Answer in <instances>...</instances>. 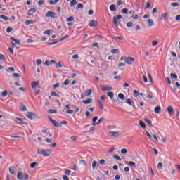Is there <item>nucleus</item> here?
I'll list each match as a JSON object with an SVG mask.
<instances>
[{"label": "nucleus", "instance_id": "obj_1", "mask_svg": "<svg viewBox=\"0 0 180 180\" xmlns=\"http://www.w3.org/2000/svg\"><path fill=\"white\" fill-rule=\"evenodd\" d=\"M37 153L39 154V155H43L44 157H50L51 154V152L49 149L42 150L38 148Z\"/></svg>", "mask_w": 180, "mask_h": 180}, {"label": "nucleus", "instance_id": "obj_2", "mask_svg": "<svg viewBox=\"0 0 180 180\" xmlns=\"http://www.w3.org/2000/svg\"><path fill=\"white\" fill-rule=\"evenodd\" d=\"M17 178H18V179H19V180H27V179H29V174H25L23 176V173H22V172H18V174H17Z\"/></svg>", "mask_w": 180, "mask_h": 180}, {"label": "nucleus", "instance_id": "obj_3", "mask_svg": "<svg viewBox=\"0 0 180 180\" xmlns=\"http://www.w3.org/2000/svg\"><path fill=\"white\" fill-rule=\"evenodd\" d=\"M120 19H122V15H118L117 16H114L112 18V22L113 24L115 25V26H119V25H120V22H117V20H120Z\"/></svg>", "mask_w": 180, "mask_h": 180}, {"label": "nucleus", "instance_id": "obj_4", "mask_svg": "<svg viewBox=\"0 0 180 180\" xmlns=\"http://www.w3.org/2000/svg\"><path fill=\"white\" fill-rule=\"evenodd\" d=\"M134 61H135L134 58H133L131 56H128L126 58L125 63H127L128 64V65H131L133 64V63H134Z\"/></svg>", "mask_w": 180, "mask_h": 180}, {"label": "nucleus", "instance_id": "obj_5", "mask_svg": "<svg viewBox=\"0 0 180 180\" xmlns=\"http://www.w3.org/2000/svg\"><path fill=\"white\" fill-rule=\"evenodd\" d=\"M56 15H57L56 13L53 12V11H47L46 13V18H56Z\"/></svg>", "mask_w": 180, "mask_h": 180}, {"label": "nucleus", "instance_id": "obj_6", "mask_svg": "<svg viewBox=\"0 0 180 180\" xmlns=\"http://www.w3.org/2000/svg\"><path fill=\"white\" fill-rule=\"evenodd\" d=\"M15 122L17 124H20V125H22V124L27 125V123H26V122H23V119L20 118V117H15Z\"/></svg>", "mask_w": 180, "mask_h": 180}, {"label": "nucleus", "instance_id": "obj_7", "mask_svg": "<svg viewBox=\"0 0 180 180\" xmlns=\"http://www.w3.org/2000/svg\"><path fill=\"white\" fill-rule=\"evenodd\" d=\"M89 26H90V27H96V26H98V21L95 20H92L89 23Z\"/></svg>", "mask_w": 180, "mask_h": 180}, {"label": "nucleus", "instance_id": "obj_8", "mask_svg": "<svg viewBox=\"0 0 180 180\" xmlns=\"http://www.w3.org/2000/svg\"><path fill=\"white\" fill-rule=\"evenodd\" d=\"M37 86H40V82L39 81L32 82L31 84V88L34 89Z\"/></svg>", "mask_w": 180, "mask_h": 180}, {"label": "nucleus", "instance_id": "obj_9", "mask_svg": "<svg viewBox=\"0 0 180 180\" xmlns=\"http://www.w3.org/2000/svg\"><path fill=\"white\" fill-rule=\"evenodd\" d=\"M51 123L55 126V127H61V124L58 123V122L56 121V120L50 119Z\"/></svg>", "mask_w": 180, "mask_h": 180}, {"label": "nucleus", "instance_id": "obj_10", "mask_svg": "<svg viewBox=\"0 0 180 180\" xmlns=\"http://www.w3.org/2000/svg\"><path fill=\"white\" fill-rule=\"evenodd\" d=\"M26 116L27 119H30L31 120H33V117L34 116V113L32 112H27Z\"/></svg>", "mask_w": 180, "mask_h": 180}, {"label": "nucleus", "instance_id": "obj_11", "mask_svg": "<svg viewBox=\"0 0 180 180\" xmlns=\"http://www.w3.org/2000/svg\"><path fill=\"white\" fill-rule=\"evenodd\" d=\"M93 101L94 100L92 98H88L82 101V103H84V105H89V103H92Z\"/></svg>", "mask_w": 180, "mask_h": 180}, {"label": "nucleus", "instance_id": "obj_12", "mask_svg": "<svg viewBox=\"0 0 180 180\" xmlns=\"http://www.w3.org/2000/svg\"><path fill=\"white\" fill-rule=\"evenodd\" d=\"M167 18H168V13L165 12V13L162 14L160 19L161 20H167Z\"/></svg>", "mask_w": 180, "mask_h": 180}, {"label": "nucleus", "instance_id": "obj_13", "mask_svg": "<svg viewBox=\"0 0 180 180\" xmlns=\"http://www.w3.org/2000/svg\"><path fill=\"white\" fill-rule=\"evenodd\" d=\"M34 23H36L35 20H28L25 21L26 26H29V25H33Z\"/></svg>", "mask_w": 180, "mask_h": 180}, {"label": "nucleus", "instance_id": "obj_14", "mask_svg": "<svg viewBox=\"0 0 180 180\" xmlns=\"http://www.w3.org/2000/svg\"><path fill=\"white\" fill-rule=\"evenodd\" d=\"M103 92H105L106 91H113V87L112 86H104L102 88Z\"/></svg>", "mask_w": 180, "mask_h": 180}, {"label": "nucleus", "instance_id": "obj_15", "mask_svg": "<svg viewBox=\"0 0 180 180\" xmlns=\"http://www.w3.org/2000/svg\"><path fill=\"white\" fill-rule=\"evenodd\" d=\"M109 134L111 137H119V132L110 131Z\"/></svg>", "mask_w": 180, "mask_h": 180}, {"label": "nucleus", "instance_id": "obj_16", "mask_svg": "<svg viewBox=\"0 0 180 180\" xmlns=\"http://www.w3.org/2000/svg\"><path fill=\"white\" fill-rule=\"evenodd\" d=\"M167 110L168 113H169V115H174V108L172 106H169Z\"/></svg>", "mask_w": 180, "mask_h": 180}, {"label": "nucleus", "instance_id": "obj_17", "mask_svg": "<svg viewBox=\"0 0 180 180\" xmlns=\"http://www.w3.org/2000/svg\"><path fill=\"white\" fill-rule=\"evenodd\" d=\"M33 13H36V8H31L28 11L29 16H32Z\"/></svg>", "mask_w": 180, "mask_h": 180}, {"label": "nucleus", "instance_id": "obj_18", "mask_svg": "<svg viewBox=\"0 0 180 180\" xmlns=\"http://www.w3.org/2000/svg\"><path fill=\"white\" fill-rule=\"evenodd\" d=\"M10 40H11V41H15V43L17 44L18 46H19V45L20 44V41H19V40L15 39V38L13 37H11L10 38Z\"/></svg>", "mask_w": 180, "mask_h": 180}, {"label": "nucleus", "instance_id": "obj_19", "mask_svg": "<svg viewBox=\"0 0 180 180\" xmlns=\"http://www.w3.org/2000/svg\"><path fill=\"white\" fill-rule=\"evenodd\" d=\"M148 23L149 27H151L154 25V21L153 20V19H148Z\"/></svg>", "mask_w": 180, "mask_h": 180}, {"label": "nucleus", "instance_id": "obj_20", "mask_svg": "<svg viewBox=\"0 0 180 180\" xmlns=\"http://www.w3.org/2000/svg\"><path fill=\"white\" fill-rule=\"evenodd\" d=\"M97 102H98V103L99 105V108L101 109V110H103L105 106L103 105L102 102H101V101H99V100H98Z\"/></svg>", "mask_w": 180, "mask_h": 180}, {"label": "nucleus", "instance_id": "obj_21", "mask_svg": "<svg viewBox=\"0 0 180 180\" xmlns=\"http://www.w3.org/2000/svg\"><path fill=\"white\" fill-rule=\"evenodd\" d=\"M155 113H161V107L157 106L155 108Z\"/></svg>", "mask_w": 180, "mask_h": 180}, {"label": "nucleus", "instance_id": "obj_22", "mask_svg": "<svg viewBox=\"0 0 180 180\" xmlns=\"http://www.w3.org/2000/svg\"><path fill=\"white\" fill-rule=\"evenodd\" d=\"M0 19H3V20H5L6 22H8V20H9V18H8L7 16H6L4 15H1Z\"/></svg>", "mask_w": 180, "mask_h": 180}, {"label": "nucleus", "instance_id": "obj_23", "mask_svg": "<svg viewBox=\"0 0 180 180\" xmlns=\"http://www.w3.org/2000/svg\"><path fill=\"white\" fill-rule=\"evenodd\" d=\"M110 11H111V12H115V11H116V6L115 4L110 6Z\"/></svg>", "mask_w": 180, "mask_h": 180}, {"label": "nucleus", "instance_id": "obj_24", "mask_svg": "<svg viewBox=\"0 0 180 180\" xmlns=\"http://www.w3.org/2000/svg\"><path fill=\"white\" fill-rule=\"evenodd\" d=\"M144 121L148 123L149 126H153V122L150 120H148V118H145Z\"/></svg>", "mask_w": 180, "mask_h": 180}, {"label": "nucleus", "instance_id": "obj_25", "mask_svg": "<svg viewBox=\"0 0 180 180\" xmlns=\"http://www.w3.org/2000/svg\"><path fill=\"white\" fill-rule=\"evenodd\" d=\"M118 98L121 99V101H124V94H123V93H120L118 94Z\"/></svg>", "mask_w": 180, "mask_h": 180}, {"label": "nucleus", "instance_id": "obj_26", "mask_svg": "<svg viewBox=\"0 0 180 180\" xmlns=\"http://www.w3.org/2000/svg\"><path fill=\"white\" fill-rule=\"evenodd\" d=\"M60 1V0H54V1L53 0L49 1V4L51 5H56V4H58V2Z\"/></svg>", "mask_w": 180, "mask_h": 180}, {"label": "nucleus", "instance_id": "obj_27", "mask_svg": "<svg viewBox=\"0 0 180 180\" xmlns=\"http://www.w3.org/2000/svg\"><path fill=\"white\" fill-rule=\"evenodd\" d=\"M170 77L173 79H178V75H176V74H175V73H171Z\"/></svg>", "mask_w": 180, "mask_h": 180}, {"label": "nucleus", "instance_id": "obj_28", "mask_svg": "<svg viewBox=\"0 0 180 180\" xmlns=\"http://www.w3.org/2000/svg\"><path fill=\"white\" fill-rule=\"evenodd\" d=\"M9 172L10 174H11L12 175H13L15 174V167H9Z\"/></svg>", "mask_w": 180, "mask_h": 180}, {"label": "nucleus", "instance_id": "obj_29", "mask_svg": "<svg viewBox=\"0 0 180 180\" xmlns=\"http://www.w3.org/2000/svg\"><path fill=\"white\" fill-rule=\"evenodd\" d=\"M92 95V89H89L86 91V96H91Z\"/></svg>", "mask_w": 180, "mask_h": 180}, {"label": "nucleus", "instance_id": "obj_30", "mask_svg": "<svg viewBox=\"0 0 180 180\" xmlns=\"http://www.w3.org/2000/svg\"><path fill=\"white\" fill-rule=\"evenodd\" d=\"M107 95H108V96H109L110 98V99H113V96L115 94L112 91H108L107 93Z\"/></svg>", "mask_w": 180, "mask_h": 180}, {"label": "nucleus", "instance_id": "obj_31", "mask_svg": "<svg viewBox=\"0 0 180 180\" xmlns=\"http://www.w3.org/2000/svg\"><path fill=\"white\" fill-rule=\"evenodd\" d=\"M129 165H130V167H133L134 168H136V163L133 161H129L128 162Z\"/></svg>", "mask_w": 180, "mask_h": 180}, {"label": "nucleus", "instance_id": "obj_32", "mask_svg": "<svg viewBox=\"0 0 180 180\" xmlns=\"http://www.w3.org/2000/svg\"><path fill=\"white\" fill-rule=\"evenodd\" d=\"M57 43H60V40H56V41L53 42H49L48 44V46H54V44H57Z\"/></svg>", "mask_w": 180, "mask_h": 180}, {"label": "nucleus", "instance_id": "obj_33", "mask_svg": "<svg viewBox=\"0 0 180 180\" xmlns=\"http://www.w3.org/2000/svg\"><path fill=\"white\" fill-rule=\"evenodd\" d=\"M139 124H140V126H141V127L142 128V129H146V124H144V122H143V121H139Z\"/></svg>", "mask_w": 180, "mask_h": 180}, {"label": "nucleus", "instance_id": "obj_34", "mask_svg": "<svg viewBox=\"0 0 180 180\" xmlns=\"http://www.w3.org/2000/svg\"><path fill=\"white\" fill-rule=\"evenodd\" d=\"M75 5H77V0H72L70 1V7L72 8Z\"/></svg>", "mask_w": 180, "mask_h": 180}, {"label": "nucleus", "instance_id": "obj_35", "mask_svg": "<svg viewBox=\"0 0 180 180\" xmlns=\"http://www.w3.org/2000/svg\"><path fill=\"white\" fill-rule=\"evenodd\" d=\"M170 5L172 8H176L177 6H179V3H171Z\"/></svg>", "mask_w": 180, "mask_h": 180}, {"label": "nucleus", "instance_id": "obj_36", "mask_svg": "<svg viewBox=\"0 0 180 180\" xmlns=\"http://www.w3.org/2000/svg\"><path fill=\"white\" fill-rule=\"evenodd\" d=\"M111 53H112V54H117V53H119V49H114L111 50Z\"/></svg>", "mask_w": 180, "mask_h": 180}, {"label": "nucleus", "instance_id": "obj_37", "mask_svg": "<svg viewBox=\"0 0 180 180\" xmlns=\"http://www.w3.org/2000/svg\"><path fill=\"white\" fill-rule=\"evenodd\" d=\"M36 165H37V162H34L30 164V168H32L33 169V168L36 167Z\"/></svg>", "mask_w": 180, "mask_h": 180}, {"label": "nucleus", "instance_id": "obj_38", "mask_svg": "<svg viewBox=\"0 0 180 180\" xmlns=\"http://www.w3.org/2000/svg\"><path fill=\"white\" fill-rule=\"evenodd\" d=\"M106 161L105 160H103V159H102V160H101L100 161H99V165H106Z\"/></svg>", "mask_w": 180, "mask_h": 180}, {"label": "nucleus", "instance_id": "obj_39", "mask_svg": "<svg viewBox=\"0 0 180 180\" xmlns=\"http://www.w3.org/2000/svg\"><path fill=\"white\" fill-rule=\"evenodd\" d=\"M50 33H51V30H47L44 32V34H46L47 36H50Z\"/></svg>", "mask_w": 180, "mask_h": 180}, {"label": "nucleus", "instance_id": "obj_40", "mask_svg": "<svg viewBox=\"0 0 180 180\" xmlns=\"http://www.w3.org/2000/svg\"><path fill=\"white\" fill-rule=\"evenodd\" d=\"M48 112L50 113L51 115H53L54 113H57V110L50 109L48 110Z\"/></svg>", "mask_w": 180, "mask_h": 180}, {"label": "nucleus", "instance_id": "obj_41", "mask_svg": "<svg viewBox=\"0 0 180 180\" xmlns=\"http://www.w3.org/2000/svg\"><path fill=\"white\" fill-rule=\"evenodd\" d=\"M96 165H98V162L97 161H94L93 163H92L93 169H95V168H96Z\"/></svg>", "mask_w": 180, "mask_h": 180}, {"label": "nucleus", "instance_id": "obj_42", "mask_svg": "<svg viewBox=\"0 0 180 180\" xmlns=\"http://www.w3.org/2000/svg\"><path fill=\"white\" fill-rule=\"evenodd\" d=\"M122 13H124L125 15H127V13H129V9H127V8L122 9Z\"/></svg>", "mask_w": 180, "mask_h": 180}, {"label": "nucleus", "instance_id": "obj_43", "mask_svg": "<svg viewBox=\"0 0 180 180\" xmlns=\"http://www.w3.org/2000/svg\"><path fill=\"white\" fill-rule=\"evenodd\" d=\"M6 71H11V72H15V68L9 67L8 69H6Z\"/></svg>", "mask_w": 180, "mask_h": 180}, {"label": "nucleus", "instance_id": "obj_44", "mask_svg": "<svg viewBox=\"0 0 180 180\" xmlns=\"http://www.w3.org/2000/svg\"><path fill=\"white\" fill-rule=\"evenodd\" d=\"M127 103L128 105H129L130 106H133V103L131 102V99H130V98H128V99L127 100Z\"/></svg>", "mask_w": 180, "mask_h": 180}, {"label": "nucleus", "instance_id": "obj_45", "mask_svg": "<svg viewBox=\"0 0 180 180\" xmlns=\"http://www.w3.org/2000/svg\"><path fill=\"white\" fill-rule=\"evenodd\" d=\"M70 37V36L68 35H65L64 37H63L60 39H59V41H63L64 40H65V39H68Z\"/></svg>", "mask_w": 180, "mask_h": 180}, {"label": "nucleus", "instance_id": "obj_46", "mask_svg": "<svg viewBox=\"0 0 180 180\" xmlns=\"http://www.w3.org/2000/svg\"><path fill=\"white\" fill-rule=\"evenodd\" d=\"M139 91H137V90L134 91V96L135 98H137L139 96Z\"/></svg>", "mask_w": 180, "mask_h": 180}, {"label": "nucleus", "instance_id": "obj_47", "mask_svg": "<svg viewBox=\"0 0 180 180\" xmlns=\"http://www.w3.org/2000/svg\"><path fill=\"white\" fill-rule=\"evenodd\" d=\"M51 96H57L58 98L60 96L56 91H52L51 93Z\"/></svg>", "mask_w": 180, "mask_h": 180}, {"label": "nucleus", "instance_id": "obj_48", "mask_svg": "<svg viewBox=\"0 0 180 180\" xmlns=\"http://www.w3.org/2000/svg\"><path fill=\"white\" fill-rule=\"evenodd\" d=\"M74 20V18L70 16L66 19V22H72Z\"/></svg>", "mask_w": 180, "mask_h": 180}, {"label": "nucleus", "instance_id": "obj_49", "mask_svg": "<svg viewBox=\"0 0 180 180\" xmlns=\"http://www.w3.org/2000/svg\"><path fill=\"white\" fill-rule=\"evenodd\" d=\"M41 63H42L41 59H37V60H36V64H37V65H41Z\"/></svg>", "mask_w": 180, "mask_h": 180}, {"label": "nucleus", "instance_id": "obj_50", "mask_svg": "<svg viewBox=\"0 0 180 180\" xmlns=\"http://www.w3.org/2000/svg\"><path fill=\"white\" fill-rule=\"evenodd\" d=\"M115 160H117V161H122V158L119 155H114Z\"/></svg>", "mask_w": 180, "mask_h": 180}, {"label": "nucleus", "instance_id": "obj_51", "mask_svg": "<svg viewBox=\"0 0 180 180\" xmlns=\"http://www.w3.org/2000/svg\"><path fill=\"white\" fill-rule=\"evenodd\" d=\"M103 120H104V118H103V117L100 118V119L98 120V121L96 122V124H97V125L101 124V123H102V122H103Z\"/></svg>", "mask_w": 180, "mask_h": 180}, {"label": "nucleus", "instance_id": "obj_52", "mask_svg": "<svg viewBox=\"0 0 180 180\" xmlns=\"http://www.w3.org/2000/svg\"><path fill=\"white\" fill-rule=\"evenodd\" d=\"M66 113H67L68 115H73V113H74V110H68L66 111Z\"/></svg>", "mask_w": 180, "mask_h": 180}, {"label": "nucleus", "instance_id": "obj_53", "mask_svg": "<svg viewBox=\"0 0 180 180\" xmlns=\"http://www.w3.org/2000/svg\"><path fill=\"white\" fill-rule=\"evenodd\" d=\"M146 136L148 137V139H149L150 140H151V139H153V136H151V134H150V132L146 131Z\"/></svg>", "mask_w": 180, "mask_h": 180}, {"label": "nucleus", "instance_id": "obj_54", "mask_svg": "<svg viewBox=\"0 0 180 180\" xmlns=\"http://www.w3.org/2000/svg\"><path fill=\"white\" fill-rule=\"evenodd\" d=\"M0 60L5 61V60H6V58L5 57V56L4 54L0 53Z\"/></svg>", "mask_w": 180, "mask_h": 180}, {"label": "nucleus", "instance_id": "obj_55", "mask_svg": "<svg viewBox=\"0 0 180 180\" xmlns=\"http://www.w3.org/2000/svg\"><path fill=\"white\" fill-rule=\"evenodd\" d=\"M71 140L72 141H77V139H78V136H71Z\"/></svg>", "mask_w": 180, "mask_h": 180}, {"label": "nucleus", "instance_id": "obj_56", "mask_svg": "<svg viewBox=\"0 0 180 180\" xmlns=\"http://www.w3.org/2000/svg\"><path fill=\"white\" fill-rule=\"evenodd\" d=\"M7 95H8V91H4L1 92V96H3L4 98H5V96H6Z\"/></svg>", "mask_w": 180, "mask_h": 180}, {"label": "nucleus", "instance_id": "obj_57", "mask_svg": "<svg viewBox=\"0 0 180 180\" xmlns=\"http://www.w3.org/2000/svg\"><path fill=\"white\" fill-rule=\"evenodd\" d=\"M45 141H46V143H52L53 139L47 138V139H45Z\"/></svg>", "mask_w": 180, "mask_h": 180}, {"label": "nucleus", "instance_id": "obj_58", "mask_svg": "<svg viewBox=\"0 0 180 180\" xmlns=\"http://www.w3.org/2000/svg\"><path fill=\"white\" fill-rule=\"evenodd\" d=\"M121 154H127V149H125V148L122 149Z\"/></svg>", "mask_w": 180, "mask_h": 180}, {"label": "nucleus", "instance_id": "obj_59", "mask_svg": "<svg viewBox=\"0 0 180 180\" xmlns=\"http://www.w3.org/2000/svg\"><path fill=\"white\" fill-rule=\"evenodd\" d=\"M151 6V3L147 2L145 9H148Z\"/></svg>", "mask_w": 180, "mask_h": 180}, {"label": "nucleus", "instance_id": "obj_60", "mask_svg": "<svg viewBox=\"0 0 180 180\" xmlns=\"http://www.w3.org/2000/svg\"><path fill=\"white\" fill-rule=\"evenodd\" d=\"M127 26L128 27H133V22H128L127 23Z\"/></svg>", "mask_w": 180, "mask_h": 180}, {"label": "nucleus", "instance_id": "obj_61", "mask_svg": "<svg viewBox=\"0 0 180 180\" xmlns=\"http://www.w3.org/2000/svg\"><path fill=\"white\" fill-rule=\"evenodd\" d=\"M26 43H28V44L34 43V41L32 39H28L26 40Z\"/></svg>", "mask_w": 180, "mask_h": 180}, {"label": "nucleus", "instance_id": "obj_62", "mask_svg": "<svg viewBox=\"0 0 180 180\" xmlns=\"http://www.w3.org/2000/svg\"><path fill=\"white\" fill-rule=\"evenodd\" d=\"M13 30V28H12V27H8L7 29H6V32L7 33H11V32H12Z\"/></svg>", "mask_w": 180, "mask_h": 180}, {"label": "nucleus", "instance_id": "obj_63", "mask_svg": "<svg viewBox=\"0 0 180 180\" xmlns=\"http://www.w3.org/2000/svg\"><path fill=\"white\" fill-rule=\"evenodd\" d=\"M38 5L39 6H41V5H44V0L39 1Z\"/></svg>", "mask_w": 180, "mask_h": 180}, {"label": "nucleus", "instance_id": "obj_64", "mask_svg": "<svg viewBox=\"0 0 180 180\" xmlns=\"http://www.w3.org/2000/svg\"><path fill=\"white\" fill-rule=\"evenodd\" d=\"M63 84L65 86L69 85L70 84V80H68V79L65 80L64 82H63Z\"/></svg>", "mask_w": 180, "mask_h": 180}]
</instances>
